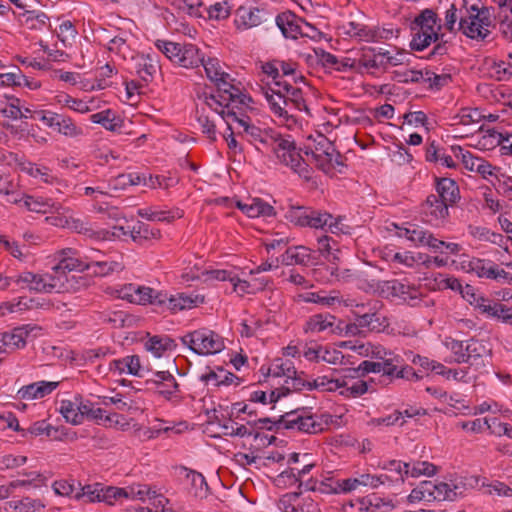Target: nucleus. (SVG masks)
<instances>
[{"label": "nucleus", "mask_w": 512, "mask_h": 512, "mask_svg": "<svg viewBox=\"0 0 512 512\" xmlns=\"http://www.w3.org/2000/svg\"><path fill=\"white\" fill-rule=\"evenodd\" d=\"M234 79L230 74L225 73L222 77L214 82L217 87V95L205 96L206 104L214 109L218 114L219 111L226 112L241 111L242 107H248L252 102V98L236 87L232 82Z\"/></svg>", "instance_id": "nucleus-1"}, {"label": "nucleus", "mask_w": 512, "mask_h": 512, "mask_svg": "<svg viewBox=\"0 0 512 512\" xmlns=\"http://www.w3.org/2000/svg\"><path fill=\"white\" fill-rule=\"evenodd\" d=\"M442 27L441 19L433 9L422 10L410 24L412 34L410 48L423 51L431 43L438 42L443 37Z\"/></svg>", "instance_id": "nucleus-2"}, {"label": "nucleus", "mask_w": 512, "mask_h": 512, "mask_svg": "<svg viewBox=\"0 0 512 512\" xmlns=\"http://www.w3.org/2000/svg\"><path fill=\"white\" fill-rule=\"evenodd\" d=\"M465 14L461 15L458 30L465 36L484 40L490 31L488 27L491 24V13L488 7L480 5L479 0H463Z\"/></svg>", "instance_id": "nucleus-3"}, {"label": "nucleus", "mask_w": 512, "mask_h": 512, "mask_svg": "<svg viewBox=\"0 0 512 512\" xmlns=\"http://www.w3.org/2000/svg\"><path fill=\"white\" fill-rule=\"evenodd\" d=\"M181 342L198 355H212L224 349L223 338L216 332L201 328L183 335Z\"/></svg>", "instance_id": "nucleus-4"}, {"label": "nucleus", "mask_w": 512, "mask_h": 512, "mask_svg": "<svg viewBox=\"0 0 512 512\" xmlns=\"http://www.w3.org/2000/svg\"><path fill=\"white\" fill-rule=\"evenodd\" d=\"M278 426H284V429L296 430L306 434H318L326 429L328 422L322 417L309 414L304 409L294 410L281 415L278 418Z\"/></svg>", "instance_id": "nucleus-5"}, {"label": "nucleus", "mask_w": 512, "mask_h": 512, "mask_svg": "<svg viewBox=\"0 0 512 512\" xmlns=\"http://www.w3.org/2000/svg\"><path fill=\"white\" fill-rule=\"evenodd\" d=\"M273 154L281 164L290 167L292 171L297 173L303 179H311L312 169L304 161L295 142L290 136L281 137Z\"/></svg>", "instance_id": "nucleus-6"}, {"label": "nucleus", "mask_w": 512, "mask_h": 512, "mask_svg": "<svg viewBox=\"0 0 512 512\" xmlns=\"http://www.w3.org/2000/svg\"><path fill=\"white\" fill-rule=\"evenodd\" d=\"M120 296L122 299H126L131 303L139 305L151 304L163 307V303L166 301V293L163 291H158L148 286L136 285L133 283L125 285L120 291Z\"/></svg>", "instance_id": "nucleus-7"}, {"label": "nucleus", "mask_w": 512, "mask_h": 512, "mask_svg": "<svg viewBox=\"0 0 512 512\" xmlns=\"http://www.w3.org/2000/svg\"><path fill=\"white\" fill-rule=\"evenodd\" d=\"M37 115L46 126L66 137L76 138L83 135V128L66 115L52 111H39Z\"/></svg>", "instance_id": "nucleus-8"}, {"label": "nucleus", "mask_w": 512, "mask_h": 512, "mask_svg": "<svg viewBox=\"0 0 512 512\" xmlns=\"http://www.w3.org/2000/svg\"><path fill=\"white\" fill-rule=\"evenodd\" d=\"M312 158L317 167L325 173L332 171L335 165H341V155L336 151L333 143L327 138H322L312 151Z\"/></svg>", "instance_id": "nucleus-9"}, {"label": "nucleus", "mask_w": 512, "mask_h": 512, "mask_svg": "<svg viewBox=\"0 0 512 512\" xmlns=\"http://www.w3.org/2000/svg\"><path fill=\"white\" fill-rule=\"evenodd\" d=\"M380 290L386 298L392 300L399 299L409 304L418 300L421 295L415 286L396 279L384 281L380 286Z\"/></svg>", "instance_id": "nucleus-10"}, {"label": "nucleus", "mask_w": 512, "mask_h": 512, "mask_svg": "<svg viewBox=\"0 0 512 512\" xmlns=\"http://www.w3.org/2000/svg\"><path fill=\"white\" fill-rule=\"evenodd\" d=\"M297 64L282 60H272L262 65V71L274 81V86L278 81H284V77H291L294 83L304 81V76L296 75Z\"/></svg>", "instance_id": "nucleus-11"}, {"label": "nucleus", "mask_w": 512, "mask_h": 512, "mask_svg": "<svg viewBox=\"0 0 512 512\" xmlns=\"http://www.w3.org/2000/svg\"><path fill=\"white\" fill-rule=\"evenodd\" d=\"M304 331L306 333L329 331L332 334L342 335V321L337 320L335 316L329 313L315 314L306 321Z\"/></svg>", "instance_id": "nucleus-12"}, {"label": "nucleus", "mask_w": 512, "mask_h": 512, "mask_svg": "<svg viewBox=\"0 0 512 512\" xmlns=\"http://www.w3.org/2000/svg\"><path fill=\"white\" fill-rule=\"evenodd\" d=\"M219 115L223 119H226V117L232 118V121L237 123L239 127L243 129L241 133L253 146L256 144L258 139L269 129L254 125L251 123L249 117L243 116L241 111H231L225 113V110H221L219 111Z\"/></svg>", "instance_id": "nucleus-13"}, {"label": "nucleus", "mask_w": 512, "mask_h": 512, "mask_svg": "<svg viewBox=\"0 0 512 512\" xmlns=\"http://www.w3.org/2000/svg\"><path fill=\"white\" fill-rule=\"evenodd\" d=\"M401 235L416 246H427L434 252H442L441 246L443 245V241L435 238L431 232L418 225L410 224L403 229Z\"/></svg>", "instance_id": "nucleus-14"}, {"label": "nucleus", "mask_w": 512, "mask_h": 512, "mask_svg": "<svg viewBox=\"0 0 512 512\" xmlns=\"http://www.w3.org/2000/svg\"><path fill=\"white\" fill-rule=\"evenodd\" d=\"M300 492L284 494L278 502L283 512H320L318 504L311 498L299 499Z\"/></svg>", "instance_id": "nucleus-15"}, {"label": "nucleus", "mask_w": 512, "mask_h": 512, "mask_svg": "<svg viewBox=\"0 0 512 512\" xmlns=\"http://www.w3.org/2000/svg\"><path fill=\"white\" fill-rule=\"evenodd\" d=\"M166 301L163 303L162 308H166L171 313H177L183 310H190L205 302L203 295L198 293H177L176 295L168 296L166 294Z\"/></svg>", "instance_id": "nucleus-16"}, {"label": "nucleus", "mask_w": 512, "mask_h": 512, "mask_svg": "<svg viewBox=\"0 0 512 512\" xmlns=\"http://www.w3.org/2000/svg\"><path fill=\"white\" fill-rule=\"evenodd\" d=\"M385 51L375 48H364L358 58V72L366 71L374 74L376 71H386Z\"/></svg>", "instance_id": "nucleus-17"}, {"label": "nucleus", "mask_w": 512, "mask_h": 512, "mask_svg": "<svg viewBox=\"0 0 512 512\" xmlns=\"http://www.w3.org/2000/svg\"><path fill=\"white\" fill-rule=\"evenodd\" d=\"M309 213V227L323 229L333 234L344 233V225L340 217L335 218L327 212L314 210L312 208Z\"/></svg>", "instance_id": "nucleus-18"}, {"label": "nucleus", "mask_w": 512, "mask_h": 512, "mask_svg": "<svg viewBox=\"0 0 512 512\" xmlns=\"http://www.w3.org/2000/svg\"><path fill=\"white\" fill-rule=\"evenodd\" d=\"M303 376L304 372L298 373L295 370V374L288 377L285 380L284 385L271 391L269 395V403H276L281 397L288 395L291 391H311V381L305 380Z\"/></svg>", "instance_id": "nucleus-19"}, {"label": "nucleus", "mask_w": 512, "mask_h": 512, "mask_svg": "<svg viewBox=\"0 0 512 512\" xmlns=\"http://www.w3.org/2000/svg\"><path fill=\"white\" fill-rule=\"evenodd\" d=\"M58 263L54 266L56 273L66 276L67 272L87 270L88 263L77 257V251L71 248L62 249L57 253Z\"/></svg>", "instance_id": "nucleus-20"}, {"label": "nucleus", "mask_w": 512, "mask_h": 512, "mask_svg": "<svg viewBox=\"0 0 512 512\" xmlns=\"http://www.w3.org/2000/svg\"><path fill=\"white\" fill-rule=\"evenodd\" d=\"M58 386V381H38L21 387L17 396L26 401L41 399L51 394Z\"/></svg>", "instance_id": "nucleus-21"}, {"label": "nucleus", "mask_w": 512, "mask_h": 512, "mask_svg": "<svg viewBox=\"0 0 512 512\" xmlns=\"http://www.w3.org/2000/svg\"><path fill=\"white\" fill-rule=\"evenodd\" d=\"M282 87L270 88L265 92V98L269 103L271 111L278 117L288 119L290 114V102L281 91Z\"/></svg>", "instance_id": "nucleus-22"}, {"label": "nucleus", "mask_w": 512, "mask_h": 512, "mask_svg": "<svg viewBox=\"0 0 512 512\" xmlns=\"http://www.w3.org/2000/svg\"><path fill=\"white\" fill-rule=\"evenodd\" d=\"M146 383L155 385L158 388V393L167 399L179 391V384L169 371H158L154 373L153 377L147 379Z\"/></svg>", "instance_id": "nucleus-23"}, {"label": "nucleus", "mask_w": 512, "mask_h": 512, "mask_svg": "<svg viewBox=\"0 0 512 512\" xmlns=\"http://www.w3.org/2000/svg\"><path fill=\"white\" fill-rule=\"evenodd\" d=\"M341 35L347 36L359 42H371L373 35L371 34V26L362 22L351 20L344 22L338 27Z\"/></svg>", "instance_id": "nucleus-24"}, {"label": "nucleus", "mask_w": 512, "mask_h": 512, "mask_svg": "<svg viewBox=\"0 0 512 512\" xmlns=\"http://www.w3.org/2000/svg\"><path fill=\"white\" fill-rule=\"evenodd\" d=\"M303 19L291 12H284L276 17V24L286 38L297 39L301 34Z\"/></svg>", "instance_id": "nucleus-25"}, {"label": "nucleus", "mask_w": 512, "mask_h": 512, "mask_svg": "<svg viewBox=\"0 0 512 512\" xmlns=\"http://www.w3.org/2000/svg\"><path fill=\"white\" fill-rule=\"evenodd\" d=\"M29 335L27 327H17L11 332H5L0 337V349L5 350L7 354L10 350H16L26 345V339Z\"/></svg>", "instance_id": "nucleus-26"}, {"label": "nucleus", "mask_w": 512, "mask_h": 512, "mask_svg": "<svg viewBox=\"0 0 512 512\" xmlns=\"http://www.w3.org/2000/svg\"><path fill=\"white\" fill-rule=\"evenodd\" d=\"M449 206L450 205L441 200L439 196L431 194L424 202L422 212L428 218L427 221L432 222L433 220L446 218L448 216Z\"/></svg>", "instance_id": "nucleus-27"}, {"label": "nucleus", "mask_w": 512, "mask_h": 512, "mask_svg": "<svg viewBox=\"0 0 512 512\" xmlns=\"http://www.w3.org/2000/svg\"><path fill=\"white\" fill-rule=\"evenodd\" d=\"M276 87H282L281 91L284 93L288 102H290V110L293 108L297 111H305L307 114H310L300 88L293 86L289 81H278Z\"/></svg>", "instance_id": "nucleus-28"}, {"label": "nucleus", "mask_w": 512, "mask_h": 512, "mask_svg": "<svg viewBox=\"0 0 512 512\" xmlns=\"http://www.w3.org/2000/svg\"><path fill=\"white\" fill-rule=\"evenodd\" d=\"M65 226L73 232L83 234L90 239L106 240L109 238V232L105 230H94L88 222L80 218L70 217L66 219Z\"/></svg>", "instance_id": "nucleus-29"}, {"label": "nucleus", "mask_w": 512, "mask_h": 512, "mask_svg": "<svg viewBox=\"0 0 512 512\" xmlns=\"http://www.w3.org/2000/svg\"><path fill=\"white\" fill-rule=\"evenodd\" d=\"M135 71L146 84L151 82L160 69L159 62L151 55H141L136 59Z\"/></svg>", "instance_id": "nucleus-30"}, {"label": "nucleus", "mask_w": 512, "mask_h": 512, "mask_svg": "<svg viewBox=\"0 0 512 512\" xmlns=\"http://www.w3.org/2000/svg\"><path fill=\"white\" fill-rule=\"evenodd\" d=\"M203 56L200 49L195 45L182 44L181 52L178 54L175 64L187 69L197 68L203 62Z\"/></svg>", "instance_id": "nucleus-31"}, {"label": "nucleus", "mask_w": 512, "mask_h": 512, "mask_svg": "<svg viewBox=\"0 0 512 512\" xmlns=\"http://www.w3.org/2000/svg\"><path fill=\"white\" fill-rule=\"evenodd\" d=\"M181 471L185 473V478L190 484V492L194 497L204 499L210 494V489L206 479L200 472L186 467H181Z\"/></svg>", "instance_id": "nucleus-32"}, {"label": "nucleus", "mask_w": 512, "mask_h": 512, "mask_svg": "<svg viewBox=\"0 0 512 512\" xmlns=\"http://www.w3.org/2000/svg\"><path fill=\"white\" fill-rule=\"evenodd\" d=\"M314 467L313 463H305L302 468L291 467L288 470L281 472L275 479L278 487L292 486L296 483L301 485V479L304 475L308 474Z\"/></svg>", "instance_id": "nucleus-33"}, {"label": "nucleus", "mask_w": 512, "mask_h": 512, "mask_svg": "<svg viewBox=\"0 0 512 512\" xmlns=\"http://www.w3.org/2000/svg\"><path fill=\"white\" fill-rule=\"evenodd\" d=\"M436 191L437 194L434 195L439 196L441 200L450 206L454 205L460 198L458 185L450 178H437Z\"/></svg>", "instance_id": "nucleus-34"}, {"label": "nucleus", "mask_w": 512, "mask_h": 512, "mask_svg": "<svg viewBox=\"0 0 512 512\" xmlns=\"http://www.w3.org/2000/svg\"><path fill=\"white\" fill-rule=\"evenodd\" d=\"M46 507L41 499L24 497L21 500L8 501L0 512H35Z\"/></svg>", "instance_id": "nucleus-35"}, {"label": "nucleus", "mask_w": 512, "mask_h": 512, "mask_svg": "<svg viewBox=\"0 0 512 512\" xmlns=\"http://www.w3.org/2000/svg\"><path fill=\"white\" fill-rule=\"evenodd\" d=\"M236 205L242 212L251 218L260 216L270 217L275 215L274 208L259 198L252 199L250 204L238 201Z\"/></svg>", "instance_id": "nucleus-36"}, {"label": "nucleus", "mask_w": 512, "mask_h": 512, "mask_svg": "<svg viewBox=\"0 0 512 512\" xmlns=\"http://www.w3.org/2000/svg\"><path fill=\"white\" fill-rule=\"evenodd\" d=\"M129 236L135 243L144 245L150 240H159L161 238V231L143 222H137L129 230Z\"/></svg>", "instance_id": "nucleus-37"}, {"label": "nucleus", "mask_w": 512, "mask_h": 512, "mask_svg": "<svg viewBox=\"0 0 512 512\" xmlns=\"http://www.w3.org/2000/svg\"><path fill=\"white\" fill-rule=\"evenodd\" d=\"M110 371H117L119 374L128 373L141 377L140 359L137 355L126 356L121 359L113 360L109 364Z\"/></svg>", "instance_id": "nucleus-38"}, {"label": "nucleus", "mask_w": 512, "mask_h": 512, "mask_svg": "<svg viewBox=\"0 0 512 512\" xmlns=\"http://www.w3.org/2000/svg\"><path fill=\"white\" fill-rule=\"evenodd\" d=\"M81 405V396L75 395L72 399H64L60 403V413L65 420L73 425L82 423V414L79 413Z\"/></svg>", "instance_id": "nucleus-39"}, {"label": "nucleus", "mask_w": 512, "mask_h": 512, "mask_svg": "<svg viewBox=\"0 0 512 512\" xmlns=\"http://www.w3.org/2000/svg\"><path fill=\"white\" fill-rule=\"evenodd\" d=\"M298 300L305 303H316L322 306L331 307L343 302L342 297L338 291H331L329 295H322L321 292H308L298 295Z\"/></svg>", "instance_id": "nucleus-40"}, {"label": "nucleus", "mask_w": 512, "mask_h": 512, "mask_svg": "<svg viewBox=\"0 0 512 512\" xmlns=\"http://www.w3.org/2000/svg\"><path fill=\"white\" fill-rule=\"evenodd\" d=\"M145 348L155 357H161L166 351H172L176 348L175 341L169 336H153L145 343Z\"/></svg>", "instance_id": "nucleus-41"}, {"label": "nucleus", "mask_w": 512, "mask_h": 512, "mask_svg": "<svg viewBox=\"0 0 512 512\" xmlns=\"http://www.w3.org/2000/svg\"><path fill=\"white\" fill-rule=\"evenodd\" d=\"M138 215L149 221H162L172 222L175 219H179L183 216V211L180 209L164 211V210H153L151 208L140 209Z\"/></svg>", "instance_id": "nucleus-42"}, {"label": "nucleus", "mask_w": 512, "mask_h": 512, "mask_svg": "<svg viewBox=\"0 0 512 512\" xmlns=\"http://www.w3.org/2000/svg\"><path fill=\"white\" fill-rule=\"evenodd\" d=\"M19 475H22L25 478L24 479H15V480L11 481L10 487H12L13 490L17 489L19 487L30 489V488H38L42 485H45L46 478L40 472L23 471L22 473H19Z\"/></svg>", "instance_id": "nucleus-43"}, {"label": "nucleus", "mask_w": 512, "mask_h": 512, "mask_svg": "<svg viewBox=\"0 0 512 512\" xmlns=\"http://www.w3.org/2000/svg\"><path fill=\"white\" fill-rule=\"evenodd\" d=\"M489 139H491V145L501 147L502 154L512 155V133H502L495 129H489L487 135L483 136V140L487 142Z\"/></svg>", "instance_id": "nucleus-44"}, {"label": "nucleus", "mask_w": 512, "mask_h": 512, "mask_svg": "<svg viewBox=\"0 0 512 512\" xmlns=\"http://www.w3.org/2000/svg\"><path fill=\"white\" fill-rule=\"evenodd\" d=\"M200 380L202 382H205L206 384L212 383L214 386H228L232 384L235 380L239 381V378L235 374L231 372H226L221 368L219 369V372L210 370L209 372L202 374L200 376Z\"/></svg>", "instance_id": "nucleus-45"}, {"label": "nucleus", "mask_w": 512, "mask_h": 512, "mask_svg": "<svg viewBox=\"0 0 512 512\" xmlns=\"http://www.w3.org/2000/svg\"><path fill=\"white\" fill-rule=\"evenodd\" d=\"M425 158L429 162H439L442 166L447 168H455L456 163L450 155L444 153L443 149H440L435 141H432L426 148Z\"/></svg>", "instance_id": "nucleus-46"}, {"label": "nucleus", "mask_w": 512, "mask_h": 512, "mask_svg": "<svg viewBox=\"0 0 512 512\" xmlns=\"http://www.w3.org/2000/svg\"><path fill=\"white\" fill-rule=\"evenodd\" d=\"M346 375H352L353 378L346 379L347 385L343 387V390H340V394L342 396L347 398H356L367 392V383L363 380H356L359 376L358 374H350L348 370Z\"/></svg>", "instance_id": "nucleus-47"}, {"label": "nucleus", "mask_w": 512, "mask_h": 512, "mask_svg": "<svg viewBox=\"0 0 512 512\" xmlns=\"http://www.w3.org/2000/svg\"><path fill=\"white\" fill-rule=\"evenodd\" d=\"M282 135L275 131L274 129L269 128L264 135H262L254 147L261 153L266 154L269 152L274 153L276 149V145L280 141Z\"/></svg>", "instance_id": "nucleus-48"}, {"label": "nucleus", "mask_w": 512, "mask_h": 512, "mask_svg": "<svg viewBox=\"0 0 512 512\" xmlns=\"http://www.w3.org/2000/svg\"><path fill=\"white\" fill-rule=\"evenodd\" d=\"M282 135L275 131L274 129L269 128L264 135H262L254 147L261 153L266 154L269 152L274 153L276 149V145L280 141Z\"/></svg>", "instance_id": "nucleus-49"}, {"label": "nucleus", "mask_w": 512, "mask_h": 512, "mask_svg": "<svg viewBox=\"0 0 512 512\" xmlns=\"http://www.w3.org/2000/svg\"><path fill=\"white\" fill-rule=\"evenodd\" d=\"M429 492H431V501H453L459 495H462V492L458 493L456 490H451L450 485L444 482L435 484L431 481Z\"/></svg>", "instance_id": "nucleus-50"}, {"label": "nucleus", "mask_w": 512, "mask_h": 512, "mask_svg": "<svg viewBox=\"0 0 512 512\" xmlns=\"http://www.w3.org/2000/svg\"><path fill=\"white\" fill-rule=\"evenodd\" d=\"M87 270H91L96 276H107L115 272H120L124 269L121 262L118 261H92L88 263Z\"/></svg>", "instance_id": "nucleus-51"}, {"label": "nucleus", "mask_w": 512, "mask_h": 512, "mask_svg": "<svg viewBox=\"0 0 512 512\" xmlns=\"http://www.w3.org/2000/svg\"><path fill=\"white\" fill-rule=\"evenodd\" d=\"M52 270V273L42 275L43 286H45L43 289L44 293L61 292L65 289L67 277L62 273H56L54 267Z\"/></svg>", "instance_id": "nucleus-52"}, {"label": "nucleus", "mask_w": 512, "mask_h": 512, "mask_svg": "<svg viewBox=\"0 0 512 512\" xmlns=\"http://www.w3.org/2000/svg\"><path fill=\"white\" fill-rule=\"evenodd\" d=\"M379 307L368 308L367 311H353V315L356 318V322L360 327H368L371 329L377 328L375 323L380 326V317L378 314Z\"/></svg>", "instance_id": "nucleus-53"}, {"label": "nucleus", "mask_w": 512, "mask_h": 512, "mask_svg": "<svg viewBox=\"0 0 512 512\" xmlns=\"http://www.w3.org/2000/svg\"><path fill=\"white\" fill-rule=\"evenodd\" d=\"M404 474L411 475L412 477H419L420 475L433 476L437 472V467L427 461L414 462L412 467L410 463H404Z\"/></svg>", "instance_id": "nucleus-54"}, {"label": "nucleus", "mask_w": 512, "mask_h": 512, "mask_svg": "<svg viewBox=\"0 0 512 512\" xmlns=\"http://www.w3.org/2000/svg\"><path fill=\"white\" fill-rule=\"evenodd\" d=\"M90 119L93 123L100 124L110 131H115L121 126V121L115 117L114 112L110 109L92 114Z\"/></svg>", "instance_id": "nucleus-55"}, {"label": "nucleus", "mask_w": 512, "mask_h": 512, "mask_svg": "<svg viewBox=\"0 0 512 512\" xmlns=\"http://www.w3.org/2000/svg\"><path fill=\"white\" fill-rule=\"evenodd\" d=\"M23 205L32 212L46 214L53 209H58L54 202L50 200H43L42 198H37L33 196H26L23 199Z\"/></svg>", "instance_id": "nucleus-56"}, {"label": "nucleus", "mask_w": 512, "mask_h": 512, "mask_svg": "<svg viewBox=\"0 0 512 512\" xmlns=\"http://www.w3.org/2000/svg\"><path fill=\"white\" fill-rule=\"evenodd\" d=\"M239 25L244 28H252L262 23V11L258 8H240L239 9Z\"/></svg>", "instance_id": "nucleus-57"}, {"label": "nucleus", "mask_w": 512, "mask_h": 512, "mask_svg": "<svg viewBox=\"0 0 512 512\" xmlns=\"http://www.w3.org/2000/svg\"><path fill=\"white\" fill-rule=\"evenodd\" d=\"M102 492V484L95 483L89 484L85 486H81L78 483L77 494L74 495V498L77 500L84 499L85 502H100V495Z\"/></svg>", "instance_id": "nucleus-58"}, {"label": "nucleus", "mask_w": 512, "mask_h": 512, "mask_svg": "<svg viewBox=\"0 0 512 512\" xmlns=\"http://www.w3.org/2000/svg\"><path fill=\"white\" fill-rule=\"evenodd\" d=\"M295 367L290 360L277 359L268 369V376L285 377L286 379L295 374Z\"/></svg>", "instance_id": "nucleus-59"}, {"label": "nucleus", "mask_w": 512, "mask_h": 512, "mask_svg": "<svg viewBox=\"0 0 512 512\" xmlns=\"http://www.w3.org/2000/svg\"><path fill=\"white\" fill-rule=\"evenodd\" d=\"M291 250L296 265L308 266L317 261L316 252L306 246L291 247Z\"/></svg>", "instance_id": "nucleus-60"}, {"label": "nucleus", "mask_w": 512, "mask_h": 512, "mask_svg": "<svg viewBox=\"0 0 512 512\" xmlns=\"http://www.w3.org/2000/svg\"><path fill=\"white\" fill-rule=\"evenodd\" d=\"M493 265L494 262L491 260L472 258L468 263V268L478 277L490 279V276H493Z\"/></svg>", "instance_id": "nucleus-61"}, {"label": "nucleus", "mask_w": 512, "mask_h": 512, "mask_svg": "<svg viewBox=\"0 0 512 512\" xmlns=\"http://www.w3.org/2000/svg\"><path fill=\"white\" fill-rule=\"evenodd\" d=\"M311 208L291 207L286 214V218L296 226L309 227Z\"/></svg>", "instance_id": "nucleus-62"}, {"label": "nucleus", "mask_w": 512, "mask_h": 512, "mask_svg": "<svg viewBox=\"0 0 512 512\" xmlns=\"http://www.w3.org/2000/svg\"><path fill=\"white\" fill-rule=\"evenodd\" d=\"M200 66H203L207 78L213 83L226 73L223 71L220 61L217 58H208L207 60L203 58V62L200 63Z\"/></svg>", "instance_id": "nucleus-63"}, {"label": "nucleus", "mask_w": 512, "mask_h": 512, "mask_svg": "<svg viewBox=\"0 0 512 512\" xmlns=\"http://www.w3.org/2000/svg\"><path fill=\"white\" fill-rule=\"evenodd\" d=\"M22 16L25 17V24L31 30H41L49 20L44 12L25 11Z\"/></svg>", "instance_id": "nucleus-64"}]
</instances>
